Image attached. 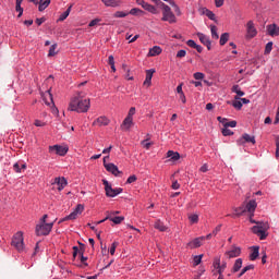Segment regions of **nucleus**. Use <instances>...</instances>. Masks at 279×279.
Listing matches in <instances>:
<instances>
[{"instance_id":"5","label":"nucleus","mask_w":279,"mask_h":279,"mask_svg":"<svg viewBox=\"0 0 279 279\" xmlns=\"http://www.w3.org/2000/svg\"><path fill=\"white\" fill-rule=\"evenodd\" d=\"M53 230V222H39L36 226L35 232L37 236H47Z\"/></svg>"},{"instance_id":"32","label":"nucleus","mask_w":279,"mask_h":279,"mask_svg":"<svg viewBox=\"0 0 279 279\" xmlns=\"http://www.w3.org/2000/svg\"><path fill=\"white\" fill-rule=\"evenodd\" d=\"M242 267H243V259L242 258H238L234 262V265H233V268H232L233 274H236V271H239Z\"/></svg>"},{"instance_id":"7","label":"nucleus","mask_w":279,"mask_h":279,"mask_svg":"<svg viewBox=\"0 0 279 279\" xmlns=\"http://www.w3.org/2000/svg\"><path fill=\"white\" fill-rule=\"evenodd\" d=\"M102 184L105 186L107 197H117V195H121V193H123V189L121 187L112 189V185L106 179L102 180Z\"/></svg>"},{"instance_id":"36","label":"nucleus","mask_w":279,"mask_h":279,"mask_svg":"<svg viewBox=\"0 0 279 279\" xmlns=\"http://www.w3.org/2000/svg\"><path fill=\"white\" fill-rule=\"evenodd\" d=\"M209 29H210V32H211V38H213L214 40H219V33H217V32H218V28H217L215 25H210V26H209Z\"/></svg>"},{"instance_id":"45","label":"nucleus","mask_w":279,"mask_h":279,"mask_svg":"<svg viewBox=\"0 0 279 279\" xmlns=\"http://www.w3.org/2000/svg\"><path fill=\"white\" fill-rule=\"evenodd\" d=\"M193 77H194V80L199 81V80H204V77H206V74H204V73H202V72H195V73L193 74Z\"/></svg>"},{"instance_id":"28","label":"nucleus","mask_w":279,"mask_h":279,"mask_svg":"<svg viewBox=\"0 0 279 279\" xmlns=\"http://www.w3.org/2000/svg\"><path fill=\"white\" fill-rule=\"evenodd\" d=\"M38 3L39 12H45V10H47V8H49V5L51 4V0H40Z\"/></svg>"},{"instance_id":"58","label":"nucleus","mask_w":279,"mask_h":279,"mask_svg":"<svg viewBox=\"0 0 279 279\" xmlns=\"http://www.w3.org/2000/svg\"><path fill=\"white\" fill-rule=\"evenodd\" d=\"M276 156L279 158V136L276 137Z\"/></svg>"},{"instance_id":"16","label":"nucleus","mask_w":279,"mask_h":279,"mask_svg":"<svg viewBox=\"0 0 279 279\" xmlns=\"http://www.w3.org/2000/svg\"><path fill=\"white\" fill-rule=\"evenodd\" d=\"M41 99L46 104V106H56L53 102V95H51V89L46 90L41 94Z\"/></svg>"},{"instance_id":"26","label":"nucleus","mask_w":279,"mask_h":279,"mask_svg":"<svg viewBox=\"0 0 279 279\" xmlns=\"http://www.w3.org/2000/svg\"><path fill=\"white\" fill-rule=\"evenodd\" d=\"M102 3L107 8H119V5H121V0H102Z\"/></svg>"},{"instance_id":"4","label":"nucleus","mask_w":279,"mask_h":279,"mask_svg":"<svg viewBox=\"0 0 279 279\" xmlns=\"http://www.w3.org/2000/svg\"><path fill=\"white\" fill-rule=\"evenodd\" d=\"M161 10H162L161 21H165L170 24L178 23V19L175 17V14L173 13V11H171V7L161 2Z\"/></svg>"},{"instance_id":"59","label":"nucleus","mask_w":279,"mask_h":279,"mask_svg":"<svg viewBox=\"0 0 279 279\" xmlns=\"http://www.w3.org/2000/svg\"><path fill=\"white\" fill-rule=\"evenodd\" d=\"M236 125V121L232 120L228 123H225V128H234Z\"/></svg>"},{"instance_id":"53","label":"nucleus","mask_w":279,"mask_h":279,"mask_svg":"<svg viewBox=\"0 0 279 279\" xmlns=\"http://www.w3.org/2000/svg\"><path fill=\"white\" fill-rule=\"evenodd\" d=\"M15 10L19 12V19H21L23 16V8L20 4H15Z\"/></svg>"},{"instance_id":"64","label":"nucleus","mask_w":279,"mask_h":279,"mask_svg":"<svg viewBox=\"0 0 279 279\" xmlns=\"http://www.w3.org/2000/svg\"><path fill=\"white\" fill-rule=\"evenodd\" d=\"M275 125H278V123H279V107H278V109H277V114H276V119H275Z\"/></svg>"},{"instance_id":"40","label":"nucleus","mask_w":279,"mask_h":279,"mask_svg":"<svg viewBox=\"0 0 279 279\" xmlns=\"http://www.w3.org/2000/svg\"><path fill=\"white\" fill-rule=\"evenodd\" d=\"M130 12L125 11H117L113 16L114 19H125V16H129Z\"/></svg>"},{"instance_id":"46","label":"nucleus","mask_w":279,"mask_h":279,"mask_svg":"<svg viewBox=\"0 0 279 279\" xmlns=\"http://www.w3.org/2000/svg\"><path fill=\"white\" fill-rule=\"evenodd\" d=\"M202 258H204V255H195L194 256V266L197 267L202 263Z\"/></svg>"},{"instance_id":"22","label":"nucleus","mask_w":279,"mask_h":279,"mask_svg":"<svg viewBox=\"0 0 279 279\" xmlns=\"http://www.w3.org/2000/svg\"><path fill=\"white\" fill-rule=\"evenodd\" d=\"M109 124H110V119H108L106 116H101L93 122V125H98L99 128L104 125H109Z\"/></svg>"},{"instance_id":"8","label":"nucleus","mask_w":279,"mask_h":279,"mask_svg":"<svg viewBox=\"0 0 279 279\" xmlns=\"http://www.w3.org/2000/svg\"><path fill=\"white\" fill-rule=\"evenodd\" d=\"M83 213H84V205L78 204V205H76L74 210L70 215L62 218L59 221V223H63V221H74V219H77L78 215H82Z\"/></svg>"},{"instance_id":"15","label":"nucleus","mask_w":279,"mask_h":279,"mask_svg":"<svg viewBox=\"0 0 279 279\" xmlns=\"http://www.w3.org/2000/svg\"><path fill=\"white\" fill-rule=\"evenodd\" d=\"M225 256H227V258H238V256H241V247L232 245L231 248L225 253Z\"/></svg>"},{"instance_id":"51","label":"nucleus","mask_w":279,"mask_h":279,"mask_svg":"<svg viewBox=\"0 0 279 279\" xmlns=\"http://www.w3.org/2000/svg\"><path fill=\"white\" fill-rule=\"evenodd\" d=\"M142 145L145 149H149V147H151V142H149V140H144L142 141Z\"/></svg>"},{"instance_id":"19","label":"nucleus","mask_w":279,"mask_h":279,"mask_svg":"<svg viewBox=\"0 0 279 279\" xmlns=\"http://www.w3.org/2000/svg\"><path fill=\"white\" fill-rule=\"evenodd\" d=\"M197 38L202 43V45H205L207 47L208 51H210L211 43H210V37L205 35L204 33H197L196 34Z\"/></svg>"},{"instance_id":"50","label":"nucleus","mask_w":279,"mask_h":279,"mask_svg":"<svg viewBox=\"0 0 279 279\" xmlns=\"http://www.w3.org/2000/svg\"><path fill=\"white\" fill-rule=\"evenodd\" d=\"M140 36L135 35L134 37H132V35H128L126 36V40H129V43H136V40H138Z\"/></svg>"},{"instance_id":"21","label":"nucleus","mask_w":279,"mask_h":279,"mask_svg":"<svg viewBox=\"0 0 279 279\" xmlns=\"http://www.w3.org/2000/svg\"><path fill=\"white\" fill-rule=\"evenodd\" d=\"M268 36H279V26L277 24H269L266 26Z\"/></svg>"},{"instance_id":"56","label":"nucleus","mask_w":279,"mask_h":279,"mask_svg":"<svg viewBox=\"0 0 279 279\" xmlns=\"http://www.w3.org/2000/svg\"><path fill=\"white\" fill-rule=\"evenodd\" d=\"M186 57V50H179L177 52V58H185Z\"/></svg>"},{"instance_id":"17","label":"nucleus","mask_w":279,"mask_h":279,"mask_svg":"<svg viewBox=\"0 0 279 279\" xmlns=\"http://www.w3.org/2000/svg\"><path fill=\"white\" fill-rule=\"evenodd\" d=\"M105 169L109 173H112V175H116V178L119 175V173H121V171H119V167H117V165H114L112 162L108 163L105 161Z\"/></svg>"},{"instance_id":"39","label":"nucleus","mask_w":279,"mask_h":279,"mask_svg":"<svg viewBox=\"0 0 279 279\" xmlns=\"http://www.w3.org/2000/svg\"><path fill=\"white\" fill-rule=\"evenodd\" d=\"M56 49H58V44H53L50 46V49L48 52V58H53V56H56L58 53V51H56Z\"/></svg>"},{"instance_id":"63","label":"nucleus","mask_w":279,"mask_h":279,"mask_svg":"<svg viewBox=\"0 0 279 279\" xmlns=\"http://www.w3.org/2000/svg\"><path fill=\"white\" fill-rule=\"evenodd\" d=\"M179 99H181L182 104H186V95L183 94H179Z\"/></svg>"},{"instance_id":"35","label":"nucleus","mask_w":279,"mask_h":279,"mask_svg":"<svg viewBox=\"0 0 279 279\" xmlns=\"http://www.w3.org/2000/svg\"><path fill=\"white\" fill-rule=\"evenodd\" d=\"M73 8V5H70L60 16L59 20L60 22L62 21H66V19H69V14H71V9Z\"/></svg>"},{"instance_id":"38","label":"nucleus","mask_w":279,"mask_h":279,"mask_svg":"<svg viewBox=\"0 0 279 279\" xmlns=\"http://www.w3.org/2000/svg\"><path fill=\"white\" fill-rule=\"evenodd\" d=\"M228 40H230V34L229 33H223L220 36V41H219L221 47H223V45H226V43H228Z\"/></svg>"},{"instance_id":"12","label":"nucleus","mask_w":279,"mask_h":279,"mask_svg":"<svg viewBox=\"0 0 279 279\" xmlns=\"http://www.w3.org/2000/svg\"><path fill=\"white\" fill-rule=\"evenodd\" d=\"M258 31H256V26H254V21H248L246 23V38H256Z\"/></svg>"},{"instance_id":"25","label":"nucleus","mask_w":279,"mask_h":279,"mask_svg":"<svg viewBox=\"0 0 279 279\" xmlns=\"http://www.w3.org/2000/svg\"><path fill=\"white\" fill-rule=\"evenodd\" d=\"M160 53H162V48H160V46H154L148 51V58H154L156 56H160Z\"/></svg>"},{"instance_id":"37","label":"nucleus","mask_w":279,"mask_h":279,"mask_svg":"<svg viewBox=\"0 0 279 279\" xmlns=\"http://www.w3.org/2000/svg\"><path fill=\"white\" fill-rule=\"evenodd\" d=\"M129 14H131L132 16H142V14H145V11L138 8H133L130 10Z\"/></svg>"},{"instance_id":"33","label":"nucleus","mask_w":279,"mask_h":279,"mask_svg":"<svg viewBox=\"0 0 279 279\" xmlns=\"http://www.w3.org/2000/svg\"><path fill=\"white\" fill-rule=\"evenodd\" d=\"M233 108H235V110H241V108H243V102L241 101V98L239 96L234 97V101L232 102Z\"/></svg>"},{"instance_id":"18","label":"nucleus","mask_w":279,"mask_h":279,"mask_svg":"<svg viewBox=\"0 0 279 279\" xmlns=\"http://www.w3.org/2000/svg\"><path fill=\"white\" fill-rule=\"evenodd\" d=\"M106 219H108L109 221H112V223H114L116 226H119V223H121L122 221H125V217L114 216V213H108V215L106 216Z\"/></svg>"},{"instance_id":"30","label":"nucleus","mask_w":279,"mask_h":279,"mask_svg":"<svg viewBox=\"0 0 279 279\" xmlns=\"http://www.w3.org/2000/svg\"><path fill=\"white\" fill-rule=\"evenodd\" d=\"M259 247L258 246H253L252 252L250 254V260H256L259 256Z\"/></svg>"},{"instance_id":"34","label":"nucleus","mask_w":279,"mask_h":279,"mask_svg":"<svg viewBox=\"0 0 279 279\" xmlns=\"http://www.w3.org/2000/svg\"><path fill=\"white\" fill-rule=\"evenodd\" d=\"M232 93H235V95H238V97H244L245 96V92L241 90V87L239 85H233L231 88Z\"/></svg>"},{"instance_id":"44","label":"nucleus","mask_w":279,"mask_h":279,"mask_svg":"<svg viewBox=\"0 0 279 279\" xmlns=\"http://www.w3.org/2000/svg\"><path fill=\"white\" fill-rule=\"evenodd\" d=\"M117 247H119V242H113L109 248L111 256H114V253L117 252Z\"/></svg>"},{"instance_id":"62","label":"nucleus","mask_w":279,"mask_h":279,"mask_svg":"<svg viewBox=\"0 0 279 279\" xmlns=\"http://www.w3.org/2000/svg\"><path fill=\"white\" fill-rule=\"evenodd\" d=\"M172 189H173V191H178V189H180V183H178V181H173Z\"/></svg>"},{"instance_id":"11","label":"nucleus","mask_w":279,"mask_h":279,"mask_svg":"<svg viewBox=\"0 0 279 279\" xmlns=\"http://www.w3.org/2000/svg\"><path fill=\"white\" fill-rule=\"evenodd\" d=\"M253 234H256L260 241H265L267 239V228H264L263 226H254L252 228Z\"/></svg>"},{"instance_id":"14","label":"nucleus","mask_w":279,"mask_h":279,"mask_svg":"<svg viewBox=\"0 0 279 279\" xmlns=\"http://www.w3.org/2000/svg\"><path fill=\"white\" fill-rule=\"evenodd\" d=\"M204 241H206L205 236H198L187 243V247L190 250H197V247H202Z\"/></svg>"},{"instance_id":"61","label":"nucleus","mask_w":279,"mask_h":279,"mask_svg":"<svg viewBox=\"0 0 279 279\" xmlns=\"http://www.w3.org/2000/svg\"><path fill=\"white\" fill-rule=\"evenodd\" d=\"M226 0H215L216 8H221Z\"/></svg>"},{"instance_id":"9","label":"nucleus","mask_w":279,"mask_h":279,"mask_svg":"<svg viewBox=\"0 0 279 279\" xmlns=\"http://www.w3.org/2000/svg\"><path fill=\"white\" fill-rule=\"evenodd\" d=\"M49 154H56L57 156H66L69 154V146L52 145L49 146Z\"/></svg>"},{"instance_id":"27","label":"nucleus","mask_w":279,"mask_h":279,"mask_svg":"<svg viewBox=\"0 0 279 279\" xmlns=\"http://www.w3.org/2000/svg\"><path fill=\"white\" fill-rule=\"evenodd\" d=\"M167 158H170L172 162H177V160H180V153L168 150L167 151Z\"/></svg>"},{"instance_id":"24","label":"nucleus","mask_w":279,"mask_h":279,"mask_svg":"<svg viewBox=\"0 0 279 279\" xmlns=\"http://www.w3.org/2000/svg\"><path fill=\"white\" fill-rule=\"evenodd\" d=\"M25 169H27V163L23 161H17L13 165V170L15 171V173H21V171H25Z\"/></svg>"},{"instance_id":"47","label":"nucleus","mask_w":279,"mask_h":279,"mask_svg":"<svg viewBox=\"0 0 279 279\" xmlns=\"http://www.w3.org/2000/svg\"><path fill=\"white\" fill-rule=\"evenodd\" d=\"M206 16L210 20V21H216L217 16L214 14L213 11L210 10H206Z\"/></svg>"},{"instance_id":"43","label":"nucleus","mask_w":279,"mask_h":279,"mask_svg":"<svg viewBox=\"0 0 279 279\" xmlns=\"http://www.w3.org/2000/svg\"><path fill=\"white\" fill-rule=\"evenodd\" d=\"M170 5L173 8V10H174L177 16H181V15H182V11L180 10V7H179L178 4H175V1H174V2H171Z\"/></svg>"},{"instance_id":"20","label":"nucleus","mask_w":279,"mask_h":279,"mask_svg":"<svg viewBox=\"0 0 279 279\" xmlns=\"http://www.w3.org/2000/svg\"><path fill=\"white\" fill-rule=\"evenodd\" d=\"M211 267H213L211 269L213 276H217V271L221 269V257L216 256L213 260Z\"/></svg>"},{"instance_id":"13","label":"nucleus","mask_w":279,"mask_h":279,"mask_svg":"<svg viewBox=\"0 0 279 279\" xmlns=\"http://www.w3.org/2000/svg\"><path fill=\"white\" fill-rule=\"evenodd\" d=\"M245 143H252V145H256V137L254 135L244 133L242 137L238 140V145H245Z\"/></svg>"},{"instance_id":"1","label":"nucleus","mask_w":279,"mask_h":279,"mask_svg":"<svg viewBox=\"0 0 279 279\" xmlns=\"http://www.w3.org/2000/svg\"><path fill=\"white\" fill-rule=\"evenodd\" d=\"M68 110L70 112H77L78 114L86 113L90 110V100L84 97L82 92H78L70 99Z\"/></svg>"},{"instance_id":"54","label":"nucleus","mask_w":279,"mask_h":279,"mask_svg":"<svg viewBox=\"0 0 279 279\" xmlns=\"http://www.w3.org/2000/svg\"><path fill=\"white\" fill-rule=\"evenodd\" d=\"M219 232H221V225H218L211 232V234L214 236H217V234H219Z\"/></svg>"},{"instance_id":"2","label":"nucleus","mask_w":279,"mask_h":279,"mask_svg":"<svg viewBox=\"0 0 279 279\" xmlns=\"http://www.w3.org/2000/svg\"><path fill=\"white\" fill-rule=\"evenodd\" d=\"M134 114H136V107H131L125 119L122 121V124L120 125L123 132H130V130H132L134 125Z\"/></svg>"},{"instance_id":"52","label":"nucleus","mask_w":279,"mask_h":279,"mask_svg":"<svg viewBox=\"0 0 279 279\" xmlns=\"http://www.w3.org/2000/svg\"><path fill=\"white\" fill-rule=\"evenodd\" d=\"M186 45H187V47H191L192 49H195L197 43H195V40H193V39H189L186 41Z\"/></svg>"},{"instance_id":"42","label":"nucleus","mask_w":279,"mask_h":279,"mask_svg":"<svg viewBox=\"0 0 279 279\" xmlns=\"http://www.w3.org/2000/svg\"><path fill=\"white\" fill-rule=\"evenodd\" d=\"M189 220L191 223H197L199 221V216L197 214H192L189 216Z\"/></svg>"},{"instance_id":"10","label":"nucleus","mask_w":279,"mask_h":279,"mask_svg":"<svg viewBox=\"0 0 279 279\" xmlns=\"http://www.w3.org/2000/svg\"><path fill=\"white\" fill-rule=\"evenodd\" d=\"M50 184L52 186H57V191H64L69 182L66 181V178L64 177H57L50 181Z\"/></svg>"},{"instance_id":"60","label":"nucleus","mask_w":279,"mask_h":279,"mask_svg":"<svg viewBox=\"0 0 279 279\" xmlns=\"http://www.w3.org/2000/svg\"><path fill=\"white\" fill-rule=\"evenodd\" d=\"M99 23V19L92 20L88 24V27H95Z\"/></svg>"},{"instance_id":"29","label":"nucleus","mask_w":279,"mask_h":279,"mask_svg":"<svg viewBox=\"0 0 279 279\" xmlns=\"http://www.w3.org/2000/svg\"><path fill=\"white\" fill-rule=\"evenodd\" d=\"M142 8L146 10V12H149L150 14H158V9L153 4H149L146 2Z\"/></svg>"},{"instance_id":"6","label":"nucleus","mask_w":279,"mask_h":279,"mask_svg":"<svg viewBox=\"0 0 279 279\" xmlns=\"http://www.w3.org/2000/svg\"><path fill=\"white\" fill-rule=\"evenodd\" d=\"M11 245L17 250V252H23L25 250V243L23 239V232L19 231L13 235Z\"/></svg>"},{"instance_id":"3","label":"nucleus","mask_w":279,"mask_h":279,"mask_svg":"<svg viewBox=\"0 0 279 279\" xmlns=\"http://www.w3.org/2000/svg\"><path fill=\"white\" fill-rule=\"evenodd\" d=\"M257 207L258 203H256V199H251L245 204V206L235 208V214L241 216L243 213H248L251 217H254V213H256Z\"/></svg>"},{"instance_id":"31","label":"nucleus","mask_w":279,"mask_h":279,"mask_svg":"<svg viewBox=\"0 0 279 279\" xmlns=\"http://www.w3.org/2000/svg\"><path fill=\"white\" fill-rule=\"evenodd\" d=\"M156 230H159V232H167V226H165V222L161 220H157L155 222Z\"/></svg>"},{"instance_id":"41","label":"nucleus","mask_w":279,"mask_h":279,"mask_svg":"<svg viewBox=\"0 0 279 279\" xmlns=\"http://www.w3.org/2000/svg\"><path fill=\"white\" fill-rule=\"evenodd\" d=\"M271 49H274V41H268L265 47V54L271 53Z\"/></svg>"},{"instance_id":"57","label":"nucleus","mask_w":279,"mask_h":279,"mask_svg":"<svg viewBox=\"0 0 279 279\" xmlns=\"http://www.w3.org/2000/svg\"><path fill=\"white\" fill-rule=\"evenodd\" d=\"M182 86H184V83H180V84L177 86V93H178V95L184 94V90H182Z\"/></svg>"},{"instance_id":"55","label":"nucleus","mask_w":279,"mask_h":279,"mask_svg":"<svg viewBox=\"0 0 279 279\" xmlns=\"http://www.w3.org/2000/svg\"><path fill=\"white\" fill-rule=\"evenodd\" d=\"M36 128H45L47 124L40 120H35Z\"/></svg>"},{"instance_id":"49","label":"nucleus","mask_w":279,"mask_h":279,"mask_svg":"<svg viewBox=\"0 0 279 279\" xmlns=\"http://www.w3.org/2000/svg\"><path fill=\"white\" fill-rule=\"evenodd\" d=\"M222 134L225 135V136H232L233 134H234V132H232L230 129H228V128H225V129H222Z\"/></svg>"},{"instance_id":"48","label":"nucleus","mask_w":279,"mask_h":279,"mask_svg":"<svg viewBox=\"0 0 279 279\" xmlns=\"http://www.w3.org/2000/svg\"><path fill=\"white\" fill-rule=\"evenodd\" d=\"M136 180H137L136 174H132L128 178L126 184H134V182H136Z\"/></svg>"},{"instance_id":"23","label":"nucleus","mask_w":279,"mask_h":279,"mask_svg":"<svg viewBox=\"0 0 279 279\" xmlns=\"http://www.w3.org/2000/svg\"><path fill=\"white\" fill-rule=\"evenodd\" d=\"M155 73H156L155 69H150L146 71V78L144 81V86H151V77H154Z\"/></svg>"}]
</instances>
